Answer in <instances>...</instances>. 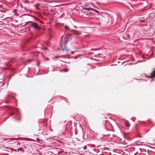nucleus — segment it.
Segmentation results:
<instances>
[{"label": "nucleus", "mask_w": 155, "mask_h": 155, "mask_svg": "<svg viewBox=\"0 0 155 155\" xmlns=\"http://www.w3.org/2000/svg\"><path fill=\"white\" fill-rule=\"evenodd\" d=\"M95 145L94 144H92L91 145V146H92V147H95Z\"/></svg>", "instance_id": "13"}, {"label": "nucleus", "mask_w": 155, "mask_h": 155, "mask_svg": "<svg viewBox=\"0 0 155 155\" xmlns=\"http://www.w3.org/2000/svg\"><path fill=\"white\" fill-rule=\"evenodd\" d=\"M61 57H62V58H65V57L64 56H61V57H60V56H57V58L60 61H62V60L60 58H61Z\"/></svg>", "instance_id": "7"}, {"label": "nucleus", "mask_w": 155, "mask_h": 155, "mask_svg": "<svg viewBox=\"0 0 155 155\" xmlns=\"http://www.w3.org/2000/svg\"><path fill=\"white\" fill-rule=\"evenodd\" d=\"M23 150L22 149V148H19V149H18V151H22Z\"/></svg>", "instance_id": "11"}, {"label": "nucleus", "mask_w": 155, "mask_h": 155, "mask_svg": "<svg viewBox=\"0 0 155 155\" xmlns=\"http://www.w3.org/2000/svg\"><path fill=\"white\" fill-rule=\"evenodd\" d=\"M83 9L84 10H94V11H95V12H98V11L95 10H94V9L92 8H83Z\"/></svg>", "instance_id": "5"}, {"label": "nucleus", "mask_w": 155, "mask_h": 155, "mask_svg": "<svg viewBox=\"0 0 155 155\" xmlns=\"http://www.w3.org/2000/svg\"><path fill=\"white\" fill-rule=\"evenodd\" d=\"M72 34H69L67 36H68V38H69V37H70L71 36H72Z\"/></svg>", "instance_id": "10"}, {"label": "nucleus", "mask_w": 155, "mask_h": 155, "mask_svg": "<svg viewBox=\"0 0 155 155\" xmlns=\"http://www.w3.org/2000/svg\"><path fill=\"white\" fill-rule=\"evenodd\" d=\"M65 50H66V51H68V50L66 49V48H65V49H64Z\"/></svg>", "instance_id": "14"}, {"label": "nucleus", "mask_w": 155, "mask_h": 155, "mask_svg": "<svg viewBox=\"0 0 155 155\" xmlns=\"http://www.w3.org/2000/svg\"><path fill=\"white\" fill-rule=\"evenodd\" d=\"M38 9V10H39V8L38 7H36Z\"/></svg>", "instance_id": "16"}, {"label": "nucleus", "mask_w": 155, "mask_h": 155, "mask_svg": "<svg viewBox=\"0 0 155 155\" xmlns=\"http://www.w3.org/2000/svg\"><path fill=\"white\" fill-rule=\"evenodd\" d=\"M124 124L125 126L127 127H129L130 125L129 123L127 121H125L124 122Z\"/></svg>", "instance_id": "4"}, {"label": "nucleus", "mask_w": 155, "mask_h": 155, "mask_svg": "<svg viewBox=\"0 0 155 155\" xmlns=\"http://www.w3.org/2000/svg\"><path fill=\"white\" fill-rule=\"evenodd\" d=\"M40 5V4H39V3H38L37 4H36L35 5V7H38V6L39 5Z\"/></svg>", "instance_id": "12"}, {"label": "nucleus", "mask_w": 155, "mask_h": 155, "mask_svg": "<svg viewBox=\"0 0 155 155\" xmlns=\"http://www.w3.org/2000/svg\"><path fill=\"white\" fill-rule=\"evenodd\" d=\"M29 23L31 24L30 26L33 28H34L35 29L38 31L40 30L41 28L37 24L31 21L26 22L25 23V25H28Z\"/></svg>", "instance_id": "1"}, {"label": "nucleus", "mask_w": 155, "mask_h": 155, "mask_svg": "<svg viewBox=\"0 0 155 155\" xmlns=\"http://www.w3.org/2000/svg\"><path fill=\"white\" fill-rule=\"evenodd\" d=\"M39 64H40L39 63H38V66H39Z\"/></svg>", "instance_id": "17"}, {"label": "nucleus", "mask_w": 155, "mask_h": 155, "mask_svg": "<svg viewBox=\"0 0 155 155\" xmlns=\"http://www.w3.org/2000/svg\"><path fill=\"white\" fill-rule=\"evenodd\" d=\"M63 71H64L65 72H68V69L67 68H65L63 70Z\"/></svg>", "instance_id": "8"}, {"label": "nucleus", "mask_w": 155, "mask_h": 155, "mask_svg": "<svg viewBox=\"0 0 155 155\" xmlns=\"http://www.w3.org/2000/svg\"><path fill=\"white\" fill-rule=\"evenodd\" d=\"M137 154V152H136V153H135L134 154V155H136Z\"/></svg>", "instance_id": "15"}, {"label": "nucleus", "mask_w": 155, "mask_h": 155, "mask_svg": "<svg viewBox=\"0 0 155 155\" xmlns=\"http://www.w3.org/2000/svg\"><path fill=\"white\" fill-rule=\"evenodd\" d=\"M64 28L66 29H69V27L67 25H65L64 26Z\"/></svg>", "instance_id": "9"}, {"label": "nucleus", "mask_w": 155, "mask_h": 155, "mask_svg": "<svg viewBox=\"0 0 155 155\" xmlns=\"http://www.w3.org/2000/svg\"><path fill=\"white\" fill-rule=\"evenodd\" d=\"M147 77L150 78H153L155 77V69L151 72L150 76H147Z\"/></svg>", "instance_id": "2"}, {"label": "nucleus", "mask_w": 155, "mask_h": 155, "mask_svg": "<svg viewBox=\"0 0 155 155\" xmlns=\"http://www.w3.org/2000/svg\"><path fill=\"white\" fill-rule=\"evenodd\" d=\"M73 31L72 34L75 35H80L81 34V33L79 31H77L76 30H71Z\"/></svg>", "instance_id": "3"}, {"label": "nucleus", "mask_w": 155, "mask_h": 155, "mask_svg": "<svg viewBox=\"0 0 155 155\" xmlns=\"http://www.w3.org/2000/svg\"><path fill=\"white\" fill-rule=\"evenodd\" d=\"M68 36H66L64 38V41L66 43L68 40Z\"/></svg>", "instance_id": "6"}]
</instances>
